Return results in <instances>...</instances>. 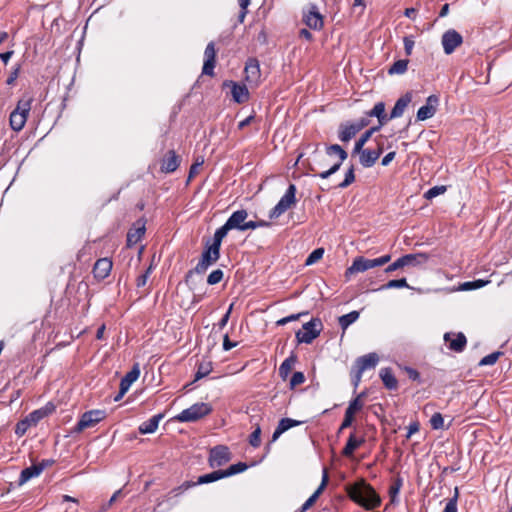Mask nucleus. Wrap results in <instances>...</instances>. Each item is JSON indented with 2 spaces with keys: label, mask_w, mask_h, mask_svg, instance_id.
I'll list each match as a JSON object with an SVG mask.
<instances>
[{
  "label": "nucleus",
  "mask_w": 512,
  "mask_h": 512,
  "mask_svg": "<svg viewBox=\"0 0 512 512\" xmlns=\"http://www.w3.org/2000/svg\"><path fill=\"white\" fill-rule=\"evenodd\" d=\"M348 496L352 501L367 510H373L381 503L379 495L373 487L364 480L350 485L347 489Z\"/></svg>",
  "instance_id": "obj_1"
},
{
  "label": "nucleus",
  "mask_w": 512,
  "mask_h": 512,
  "mask_svg": "<svg viewBox=\"0 0 512 512\" xmlns=\"http://www.w3.org/2000/svg\"><path fill=\"white\" fill-rule=\"evenodd\" d=\"M31 99H21L16 108L10 113L9 122L12 130L19 132L25 126L31 110Z\"/></svg>",
  "instance_id": "obj_2"
},
{
  "label": "nucleus",
  "mask_w": 512,
  "mask_h": 512,
  "mask_svg": "<svg viewBox=\"0 0 512 512\" xmlns=\"http://www.w3.org/2000/svg\"><path fill=\"white\" fill-rule=\"evenodd\" d=\"M212 412V407L209 403L198 402L191 405L189 408L181 411L175 419L179 422H195Z\"/></svg>",
  "instance_id": "obj_3"
},
{
  "label": "nucleus",
  "mask_w": 512,
  "mask_h": 512,
  "mask_svg": "<svg viewBox=\"0 0 512 512\" xmlns=\"http://www.w3.org/2000/svg\"><path fill=\"white\" fill-rule=\"evenodd\" d=\"M220 258V248L213 245H207L202 252L201 258L195 268L190 270L187 273V277L191 276L193 273L202 274L204 273L211 265L216 263Z\"/></svg>",
  "instance_id": "obj_4"
},
{
  "label": "nucleus",
  "mask_w": 512,
  "mask_h": 512,
  "mask_svg": "<svg viewBox=\"0 0 512 512\" xmlns=\"http://www.w3.org/2000/svg\"><path fill=\"white\" fill-rule=\"evenodd\" d=\"M223 478H226L224 471L223 470H216V471H213L211 473L199 476L196 482H193V481H185V482H183L180 486L174 488L171 491V493H173L175 496H179L184 491H186V490H188V489H190L192 487H195L197 485L212 483V482L218 481V480L223 479Z\"/></svg>",
  "instance_id": "obj_5"
},
{
  "label": "nucleus",
  "mask_w": 512,
  "mask_h": 512,
  "mask_svg": "<svg viewBox=\"0 0 512 512\" xmlns=\"http://www.w3.org/2000/svg\"><path fill=\"white\" fill-rule=\"evenodd\" d=\"M296 186L294 184H290L284 193V195L280 198L279 202L274 206L273 209L269 212L270 219H276L280 217L283 213H285L293 204L296 202Z\"/></svg>",
  "instance_id": "obj_6"
},
{
  "label": "nucleus",
  "mask_w": 512,
  "mask_h": 512,
  "mask_svg": "<svg viewBox=\"0 0 512 512\" xmlns=\"http://www.w3.org/2000/svg\"><path fill=\"white\" fill-rule=\"evenodd\" d=\"M322 322L319 318H312L303 325V330L296 333V339L299 343L310 344L316 339L322 330Z\"/></svg>",
  "instance_id": "obj_7"
},
{
  "label": "nucleus",
  "mask_w": 512,
  "mask_h": 512,
  "mask_svg": "<svg viewBox=\"0 0 512 512\" xmlns=\"http://www.w3.org/2000/svg\"><path fill=\"white\" fill-rule=\"evenodd\" d=\"M428 257L426 254L417 253V254H406L401 256L388 267H386L385 272L391 273L395 270L403 268L405 266H416L419 264H423L427 261Z\"/></svg>",
  "instance_id": "obj_8"
},
{
  "label": "nucleus",
  "mask_w": 512,
  "mask_h": 512,
  "mask_svg": "<svg viewBox=\"0 0 512 512\" xmlns=\"http://www.w3.org/2000/svg\"><path fill=\"white\" fill-rule=\"evenodd\" d=\"M106 416V413L104 410H90L85 413H83L78 420L76 426L74 427V432H82L86 428H90L100 421H102Z\"/></svg>",
  "instance_id": "obj_9"
},
{
  "label": "nucleus",
  "mask_w": 512,
  "mask_h": 512,
  "mask_svg": "<svg viewBox=\"0 0 512 512\" xmlns=\"http://www.w3.org/2000/svg\"><path fill=\"white\" fill-rule=\"evenodd\" d=\"M230 459L231 454L228 447L224 445H218L210 450L208 462L211 468H217L228 463Z\"/></svg>",
  "instance_id": "obj_10"
},
{
  "label": "nucleus",
  "mask_w": 512,
  "mask_h": 512,
  "mask_svg": "<svg viewBox=\"0 0 512 512\" xmlns=\"http://www.w3.org/2000/svg\"><path fill=\"white\" fill-rule=\"evenodd\" d=\"M462 43L463 37L455 29L447 30L441 38V44L446 55L452 54Z\"/></svg>",
  "instance_id": "obj_11"
},
{
  "label": "nucleus",
  "mask_w": 512,
  "mask_h": 512,
  "mask_svg": "<svg viewBox=\"0 0 512 512\" xmlns=\"http://www.w3.org/2000/svg\"><path fill=\"white\" fill-rule=\"evenodd\" d=\"M362 394L349 402V405L345 411L343 422L341 423L338 433H341L344 429L350 427L354 420V415L357 411L361 410L363 403L361 401Z\"/></svg>",
  "instance_id": "obj_12"
},
{
  "label": "nucleus",
  "mask_w": 512,
  "mask_h": 512,
  "mask_svg": "<svg viewBox=\"0 0 512 512\" xmlns=\"http://www.w3.org/2000/svg\"><path fill=\"white\" fill-rule=\"evenodd\" d=\"M303 22L313 30H320L323 27V17L316 5H311L303 12Z\"/></svg>",
  "instance_id": "obj_13"
},
{
  "label": "nucleus",
  "mask_w": 512,
  "mask_h": 512,
  "mask_svg": "<svg viewBox=\"0 0 512 512\" xmlns=\"http://www.w3.org/2000/svg\"><path fill=\"white\" fill-rule=\"evenodd\" d=\"M439 105V97L437 95H430L426 99L425 105L421 106L417 111V119L420 121L427 120L429 118H432L436 111L437 107Z\"/></svg>",
  "instance_id": "obj_14"
},
{
  "label": "nucleus",
  "mask_w": 512,
  "mask_h": 512,
  "mask_svg": "<svg viewBox=\"0 0 512 512\" xmlns=\"http://www.w3.org/2000/svg\"><path fill=\"white\" fill-rule=\"evenodd\" d=\"M246 81L254 86H257L261 76L259 61L256 58H249L246 62L245 69Z\"/></svg>",
  "instance_id": "obj_15"
},
{
  "label": "nucleus",
  "mask_w": 512,
  "mask_h": 512,
  "mask_svg": "<svg viewBox=\"0 0 512 512\" xmlns=\"http://www.w3.org/2000/svg\"><path fill=\"white\" fill-rule=\"evenodd\" d=\"M205 61L202 68L204 75L213 76L215 68L216 50L213 42L208 43L204 51Z\"/></svg>",
  "instance_id": "obj_16"
},
{
  "label": "nucleus",
  "mask_w": 512,
  "mask_h": 512,
  "mask_svg": "<svg viewBox=\"0 0 512 512\" xmlns=\"http://www.w3.org/2000/svg\"><path fill=\"white\" fill-rule=\"evenodd\" d=\"M444 341L448 343L449 349L454 352H462L467 344V339L465 335L461 332H459L458 334H453L449 332L445 333Z\"/></svg>",
  "instance_id": "obj_17"
},
{
  "label": "nucleus",
  "mask_w": 512,
  "mask_h": 512,
  "mask_svg": "<svg viewBox=\"0 0 512 512\" xmlns=\"http://www.w3.org/2000/svg\"><path fill=\"white\" fill-rule=\"evenodd\" d=\"M145 230V221L143 219L137 220L127 233V245L131 247L137 244L144 236Z\"/></svg>",
  "instance_id": "obj_18"
},
{
  "label": "nucleus",
  "mask_w": 512,
  "mask_h": 512,
  "mask_svg": "<svg viewBox=\"0 0 512 512\" xmlns=\"http://www.w3.org/2000/svg\"><path fill=\"white\" fill-rule=\"evenodd\" d=\"M374 259H368L362 256L356 257L352 265L346 270V274H355L365 272L369 269L375 268Z\"/></svg>",
  "instance_id": "obj_19"
},
{
  "label": "nucleus",
  "mask_w": 512,
  "mask_h": 512,
  "mask_svg": "<svg viewBox=\"0 0 512 512\" xmlns=\"http://www.w3.org/2000/svg\"><path fill=\"white\" fill-rule=\"evenodd\" d=\"M328 483V474L327 471H323L322 481L319 487L316 489V491L303 503V505L297 509L295 512H306L309 510L314 503L317 501L323 490L325 489L326 485Z\"/></svg>",
  "instance_id": "obj_20"
},
{
  "label": "nucleus",
  "mask_w": 512,
  "mask_h": 512,
  "mask_svg": "<svg viewBox=\"0 0 512 512\" xmlns=\"http://www.w3.org/2000/svg\"><path fill=\"white\" fill-rule=\"evenodd\" d=\"M378 361L379 357L376 353H368L356 359L355 369L359 370V373H363L368 369L376 367Z\"/></svg>",
  "instance_id": "obj_21"
},
{
  "label": "nucleus",
  "mask_w": 512,
  "mask_h": 512,
  "mask_svg": "<svg viewBox=\"0 0 512 512\" xmlns=\"http://www.w3.org/2000/svg\"><path fill=\"white\" fill-rule=\"evenodd\" d=\"M357 154H359L360 164L365 168H369L376 163L382 154V148H379L378 150L362 149Z\"/></svg>",
  "instance_id": "obj_22"
},
{
  "label": "nucleus",
  "mask_w": 512,
  "mask_h": 512,
  "mask_svg": "<svg viewBox=\"0 0 512 512\" xmlns=\"http://www.w3.org/2000/svg\"><path fill=\"white\" fill-rule=\"evenodd\" d=\"M362 129L363 125H354L353 123H342L339 126L338 138L342 142H348Z\"/></svg>",
  "instance_id": "obj_23"
},
{
  "label": "nucleus",
  "mask_w": 512,
  "mask_h": 512,
  "mask_svg": "<svg viewBox=\"0 0 512 512\" xmlns=\"http://www.w3.org/2000/svg\"><path fill=\"white\" fill-rule=\"evenodd\" d=\"M225 85L231 86L232 98L236 103L242 104L249 99V92L245 85L233 81L226 82Z\"/></svg>",
  "instance_id": "obj_24"
},
{
  "label": "nucleus",
  "mask_w": 512,
  "mask_h": 512,
  "mask_svg": "<svg viewBox=\"0 0 512 512\" xmlns=\"http://www.w3.org/2000/svg\"><path fill=\"white\" fill-rule=\"evenodd\" d=\"M180 165V158L174 150L168 151L161 163V171L164 173L174 172Z\"/></svg>",
  "instance_id": "obj_25"
},
{
  "label": "nucleus",
  "mask_w": 512,
  "mask_h": 512,
  "mask_svg": "<svg viewBox=\"0 0 512 512\" xmlns=\"http://www.w3.org/2000/svg\"><path fill=\"white\" fill-rule=\"evenodd\" d=\"M112 269V262L108 258H101L96 261L93 267V275L99 280L105 279Z\"/></svg>",
  "instance_id": "obj_26"
},
{
  "label": "nucleus",
  "mask_w": 512,
  "mask_h": 512,
  "mask_svg": "<svg viewBox=\"0 0 512 512\" xmlns=\"http://www.w3.org/2000/svg\"><path fill=\"white\" fill-rule=\"evenodd\" d=\"M247 217L248 212L245 209L236 210L230 215L226 223L231 230L235 229L241 231Z\"/></svg>",
  "instance_id": "obj_27"
},
{
  "label": "nucleus",
  "mask_w": 512,
  "mask_h": 512,
  "mask_svg": "<svg viewBox=\"0 0 512 512\" xmlns=\"http://www.w3.org/2000/svg\"><path fill=\"white\" fill-rule=\"evenodd\" d=\"M411 100H412V94L410 92H407L405 95L400 97L396 101L393 109L391 110L389 118L390 119H394V118L401 117L403 115L405 109L407 108V106L411 102Z\"/></svg>",
  "instance_id": "obj_28"
},
{
  "label": "nucleus",
  "mask_w": 512,
  "mask_h": 512,
  "mask_svg": "<svg viewBox=\"0 0 512 512\" xmlns=\"http://www.w3.org/2000/svg\"><path fill=\"white\" fill-rule=\"evenodd\" d=\"M44 470V465L33 464L25 469H23L20 473L19 477V485H23L30 479L39 476Z\"/></svg>",
  "instance_id": "obj_29"
},
{
  "label": "nucleus",
  "mask_w": 512,
  "mask_h": 512,
  "mask_svg": "<svg viewBox=\"0 0 512 512\" xmlns=\"http://www.w3.org/2000/svg\"><path fill=\"white\" fill-rule=\"evenodd\" d=\"M162 414H156L152 416L147 421H144L140 424L138 430L141 434H151L154 433L159 425L160 420L162 419Z\"/></svg>",
  "instance_id": "obj_30"
},
{
  "label": "nucleus",
  "mask_w": 512,
  "mask_h": 512,
  "mask_svg": "<svg viewBox=\"0 0 512 512\" xmlns=\"http://www.w3.org/2000/svg\"><path fill=\"white\" fill-rule=\"evenodd\" d=\"M367 116L376 117L380 123V126H383L388 120H390V118L385 113L384 102H377L374 107L369 112H367Z\"/></svg>",
  "instance_id": "obj_31"
},
{
  "label": "nucleus",
  "mask_w": 512,
  "mask_h": 512,
  "mask_svg": "<svg viewBox=\"0 0 512 512\" xmlns=\"http://www.w3.org/2000/svg\"><path fill=\"white\" fill-rule=\"evenodd\" d=\"M365 442V439L359 438L357 439L354 433H351L345 447L342 450V454L346 457H349L353 455L354 451L359 448L363 443Z\"/></svg>",
  "instance_id": "obj_32"
},
{
  "label": "nucleus",
  "mask_w": 512,
  "mask_h": 512,
  "mask_svg": "<svg viewBox=\"0 0 512 512\" xmlns=\"http://www.w3.org/2000/svg\"><path fill=\"white\" fill-rule=\"evenodd\" d=\"M140 368L138 364H135L132 369L121 379L120 386L122 390H129L131 385L139 378Z\"/></svg>",
  "instance_id": "obj_33"
},
{
  "label": "nucleus",
  "mask_w": 512,
  "mask_h": 512,
  "mask_svg": "<svg viewBox=\"0 0 512 512\" xmlns=\"http://www.w3.org/2000/svg\"><path fill=\"white\" fill-rule=\"evenodd\" d=\"M380 378L384 384V386L389 390H395L398 386V381L394 374L392 373L391 368H383L380 371Z\"/></svg>",
  "instance_id": "obj_34"
},
{
  "label": "nucleus",
  "mask_w": 512,
  "mask_h": 512,
  "mask_svg": "<svg viewBox=\"0 0 512 512\" xmlns=\"http://www.w3.org/2000/svg\"><path fill=\"white\" fill-rule=\"evenodd\" d=\"M213 370V364L210 360L202 359L197 364V370L194 375V382L208 376Z\"/></svg>",
  "instance_id": "obj_35"
},
{
  "label": "nucleus",
  "mask_w": 512,
  "mask_h": 512,
  "mask_svg": "<svg viewBox=\"0 0 512 512\" xmlns=\"http://www.w3.org/2000/svg\"><path fill=\"white\" fill-rule=\"evenodd\" d=\"M313 156H314V164L310 165V171L314 172L315 174L319 173L320 169H324L326 167L325 164V155H322L318 153V144L313 145Z\"/></svg>",
  "instance_id": "obj_36"
},
{
  "label": "nucleus",
  "mask_w": 512,
  "mask_h": 512,
  "mask_svg": "<svg viewBox=\"0 0 512 512\" xmlns=\"http://www.w3.org/2000/svg\"><path fill=\"white\" fill-rule=\"evenodd\" d=\"M336 155L341 158V161H345L348 157V153L338 144L327 145L325 148V156Z\"/></svg>",
  "instance_id": "obj_37"
},
{
  "label": "nucleus",
  "mask_w": 512,
  "mask_h": 512,
  "mask_svg": "<svg viewBox=\"0 0 512 512\" xmlns=\"http://www.w3.org/2000/svg\"><path fill=\"white\" fill-rule=\"evenodd\" d=\"M359 316L360 314L358 311H351L348 314L340 316L338 322L342 330H346L350 325L356 322Z\"/></svg>",
  "instance_id": "obj_38"
},
{
  "label": "nucleus",
  "mask_w": 512,
  "mask_h": 512,
  "mask_svg": "<svg viewBox=\"0 0 512 512\" xmlns=\"http://www.w3.org/2000/svg\"><path fill=\"white\" fill-rule=\"evenodd\" d=\"M230 230L231 229L225 222L224 225H222L215 231L211 245L221 248V243H222L223 239L227 236V234Z\"/></svg>",
  "instance_id": "obj_39"
},
{
  "label": "nucleus",
  "mask_w": 512,
  "mask_h": 512,
  "mask_svg": "<svg viewBox=\"0 0 512 512\" xmlns=\"http://www.w3.org/2000/svg\"><path fill=\"white\" fill-rule=\"evenodd\" d=\"M296 363V356L292 355L286 358L279 367V375L285 379L291 372L294 364Z\"/></svg>",
  "instance_id": "obj_40"
},
{
  "label": "nucleus",
  "mask_w": 512,
  "mask_h": 512,
  "mask_svg": "<svg viewBox=\"0 0 512 512\" xmlns=\"http://www.w3.org/2000/svg\"><path fill=\"white\" fill-rule=\"evenodd\" d=\"M409 61L407 59H400L395 61L390 68L388 69V73L390 75H400L407 71Z\"/></svg>",
  "instance_id": "obj_41"
},
{
  "label": "nucleus",
  "mask_w": 512,
  "mask_h": 512,
  "mask_svg": "<svg viewBox=\"0 0 512 512\" xmlns=\"http://www.w3.org/2000/svg\"><path fill=\"white\" fill-rule=\"evenodd\" d=\"M402 485H403L402 478L397 477L394 480L393 484L389 487V496H390L391 503H393V504L398 503V494L401 490Z\"/></svg>",
  "instance_id": "obj_42"
},
{
  "label": "nucleus",
  "mask_w": 512,
  "mask_h": 512,
  "mask_svg": "<svg viewBox=\"0 0 512 512\" xmlns=\"http://www.w3.org/2000/svg\"><path fill=\"white\" fill-rule=\"evenodd\" d=\"M393 288H410L406 278L401 279H394L388 281L386 284H383L381 287H379L376 291H383L387 289H393Z\"/></svg>",
  "instance_id": "obj_43"
},
{
  "label": "nucleus",
  "mask_w": 512,
  "mask_h": 512,
  "mask_svg": "<svg viewBox=\"0 0 512 512\" xmlns=\"http://www.w3.org/2000/svg\"><path fill=\"white\" fill-rule=\"evenodd\" d=\"M343 162L344 161H341V158H338V160L335 163H333L327 170H322L314 175L320 177L321 179H327L340 169Z\"/></svg>",
  "instance_id": "obj_44"
},
{
  "label": "nucleus",
  "mask_w": 512,
  "mask_h": 512,
  "mask_svg": "<svg viewBox=\"0 0 512 512\" xmlns=\"http://www.w3.org/2000/svg\"><path fill=\"white\" fill-rule=\"evenodd\" d=\"M248 468V465L243 462H238L236 464H232L227 469L223 470L225 473V477H230L239 473L244 472Z\"/></svg>",
  "instance_id": "obj_45"
},
{
  "label": "nucleus",
  "mask_w": 512,
  "mask_h": 512,
  "mask_svg": "<svg viewBox=\"0 0 512 512\" xmlns=\"http://www.w3.org/2000/svg\"><path fill=\"white\" fill-rule=\"evenodd\" d=\"M354 165H351L345 172L344 180L338 184V188L345 189L355 181Z\"/></svg>",
  "instance_id": "obj_46"
},
{
  "label": "nucleus",
  "mask_w": 512,
  "mask_h": 512,
  "mask_svg": "<svg viewBox=\"0 0 512 512\" xmlns=\"http://www.w3.org/2000/svg\"><path fill=\"white\" fill-rule=\"evenodd\" d=\"M47 415V411L43 409L35 410L31 412L25 419L31 426L36 425L41 419Z\"/></svg>",
  "instance_id": "obj_47"
},
{
  "label": "nucleus",
  "mask_w": 512,
  "mask_h": 512,
  "mask_svg": "<svg viewBox=\"0 0 512 512\" xmlns=\"http://www.w3.org/2000/svg\"><path fill=\"white\" fill-rule=\"evenodd\" d=\"M488 283H489L488 280L477 279V280H474V281L464 282L461 285V289L465 290V291L479 289V288L484 287Z\"/></svg>",
  "instance_id": "obj_48"
},
{
  "label": "nucleus",
  "mask_w": 512,
  "mask_h": 512,
  "mask_svg": "<svg viewBox=\"0 0 512 512\" xmlns=\"http://www.w3.org/2000/svg\"><path fill=\"white\" fill-rule=\"evenodd\" d=\"M501 355H502V352H500V351L493 352V353L483 357L479 362V366L494 365Z\"/></svg>",
  "instance_id": "obj_49"
},
{
  "label": "nucleus",
  "mask_w": 512,
  "mask_h": 512,
  "mask_svg": "<svg viewBox=\"0 0 512 512\" xmlns=\"http://www.w3.org/2000/svg\"><path fill=\"white\" fill-rule=\"evenodd\" d=\"M302 423H303L302 421L294 420V419H291V418H282L279 421L278 426L282 429V431L286 432L290 428L299 426Z\"/></svg>",
  "instance_id": "obj_50"
},
{
  "label": "nucleus",
  "mask_w": 512,
  "mask_h": 512,
  "mask_svg": "<svg viewBox=\"0 0 512 512\" xmlns=\"http://www.w3.org/2000/svg\"><path fill=\"white\" fill-rule=\"evenodd\" d=\"M324 249L323 248H317L313 250L308 257L305 260V265L309 266L314 263H316L318 260H320L323 257Z\"/></svg>",
  "instance_id": "obj_51"
},
{
  "label": "nucleus",
  "mask_w": 512,
  "mask_h": 512,
  "mask_svg": "<svg viewBox=\"0 0 512 512\" xmlns=\"http://www.w3.org/2000/svg\"><path fill=\"white\" fill-rule=\"evenodd\" d=\"M446 191V186H434L430 189H428L425 193H424V198L427 199V200H431L443 193H445Z\"/></svg>",
  "instance_id": "obj_52"
},
{
  "label": "nucleus",
  "mask_w": 512,
  "mask_h": 512,
  "mask_svg": "<svg viewBox=\"0 0 512 512\" xmlns=\"http://www.w3.org/2000/svg\"><path fill=\"white\" fill-rule=\"evenodd\" d=\"M431 427L435 430L444 428V418L441 413H434L430 418Z\"/></svg>",
  "instance_id": "obj_53"
},
{
  "label": "nucleus",
  "mask_w": 512,
  "mask_h": 512,
  "mask_svg": "<svg viewBox=\"0 0 512 512\" xmlns=\"http://www.w3.org/2000/svg\"><path fill=\"white\" fill-rule=\"evenodd\" d=\"M223 271L221 269L213 270L207 278V283L209 285L218 284L223 279Z\"/></svg>",
  "instance_id": "obj_54"
},
{
  "label": "nucleus",
  "mask_w": 512,
  "mask_h": 512,
  "mask_svg": "<svg viewBox=\"0 0 512 512\" xmlns=\"http://www.w3.org/2000/svg\"><path fill=\"white\" fill-rule=\"evenodd\" d=\"M458 488H455V494L448 500L443 512H457Z\"/></svg>",
  "instance_id": "obj_55"
},
{
  "label": "nucleus",
  "mask_w": 512,
  "mask_h": 512,
  "mask_svg": "<svg viewBox=\"0 0 512 512\" xmlns=\"http://www.w3.org/2000/svg\"><path fill=\"white\" fill-rule=\"evenodd\" d=\"M261 428L257 426L256 429L249 436V443L252 447L257 448L261 444Z\"/></svg>",
  "instance_id": "obj_56"
},
{
  "label": "nucleus",
  "mask_w": 512,
  "mask_h": 512,
  "mask_svg": "<svg viewBox=\"0 0 512 512\" xmlns=\"http://www.w3.org/2000/svg\"><path fill=\"white\" fill-rule=\"evenodd\" d=\"M306 314H308V313L307 312H301V313H297V314H291V315H289L287 317H283V318L279 319L276 322V324L278 326H283V325H286L289 322L298 320L301 316L306 315Z\"/></svg>",
  "instance_id": "obj_57"
},
{
  "label": "nucleus",
  "mask_w": 512,
  "mask_h": 512,
  "mask_svg": "<svg viewBox=\"0 0 512 512\" xmlns=\"http://www.w3.org/2000/svg\"><path fill=\"white\" fill-rule=\"evenodd\" d=\"M29 427H31L29 422L26 419H23L16 424L15 434L18 436H23Z\"/></svg>",
  "instance_id": "obj_58"
},
{
  "label": "nucleus",
  "mask_w": 512,
  "mask_h": 512,
  "mask_svg": "<svg viewBox=\"0 0 512 512\" xmlns=\"http://www.w3.org/2000/svg\"><path fill=\"white\" fill-rule=\"evenodd\" d=\"M403 43L406 55H411L415 45L414 37L412 35L405 36L403 39Z\"/></svg>",
  "instance_id": "obj_59"
},
{
  "label": "nucleus",
  "mask_w": 512,
  "mask_h": 512,
  "mask_svg": "<svg viewBox=\"0 0 512 512\" xmlns=\"http://www.w3.org/2000/svg\"><path fill=\"white\" fill-rule=\"evenodd\" d=\"M369 139L370 137L368 136V133H363L360 136V138L355 142L353 153H358L359 151H361Z\"/></svg>",
  "instance_id": "obj_60"
},
{
  "label": "nucleus",
  "mask_w": 512,
  "mask_h": 512,
  "mask_svg": "<svg viewBox=\"0 0 512 512\" xmlns=\"http://www.w3.org/2000/svg\"><path fill=\"white\" fill-rule=\"evenodd\" d=\"M305 381V376L302 372H295L290 379V386L293 388L298 386Z\"/></svg>",
  "instance_id": "obj_61"
},
{
  "label": "nucleus",
  "mask_w": 512,
  "mask_h": 512,
  "mask_svg": "<svg viewBox=\"0 0 512 512\" xmlns=\"http://www.w3.org/2000/svg\"><path fill=\"white\" fill-rule=\"evenodd\" d=\"M419 431V423L417 421L411 422L407 428L406 439L411 438L413 434Z\"/></svg>",
  "instance_id": "obj_62"
},
{
  "label": "nucleus",
  "mask_w": 512,
  "mask_h": 512,
  "mask_svg": "<svg viewBox=\"0 0 512 512\" xmlns=\"http://www.w3.org/2000/svg\"><path fill=\"white\" fill-rule=\"evenodd\" d=\"M203 162H204V160L201 159L200 161L197 160L194 164L191 165V167L189 169V176H188L189 180L191 178H193L198 173V169L203 164Z\"/></svg>",
  "instance_id": "obj_63"
},
{
  "label": "nucleus",
  "mask_w": 512,
  "mask_h": 512,
  "mask_svg": "<svg viewBox=\"0 0 512 512\" xmlns=\"http://www.w3.org/2000/svg\"><path fill=\"white\" fill-rule=\"evenodd\" d=\"M232 309H233V303L229 306L227 312L223 315L222 319L219 321V323H218L219 328L222 329L223 327L226 326V324L229 321Z\"/></svg>",
  "instance_id": "obj_64"
}]
</instances>
